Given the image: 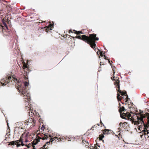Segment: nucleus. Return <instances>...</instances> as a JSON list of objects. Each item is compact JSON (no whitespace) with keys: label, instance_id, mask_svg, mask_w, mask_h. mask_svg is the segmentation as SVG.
<instances>
[{"label":"nucleus","instance_id":"nucleus-1","mask_svg":"<svg viewBox=\"0 0 149 149\" xmlns=\"http://www.w3.org/2000/svg\"><path fill=\"white\" fill-rule=\"evenodd\" d=\"M96 36V34H89V36L85 35H83L81 36H77L75 37L84 41L89 44L92 48H93V47L96 46L95 41L99 40L98 38Z\"/></svg>","mask_w":149,"mask_h":149},{"label":"nucleus","instance_id":"nucleus-2","mask_svg":"<svg viewBox=\"0 0 149 149\" xmlns=\"http://www.w3.org/2000/svg\"><path fill=\"white\" fill-rule=\"evenodd\" d=\"M51 135H49L48 136L45 134L43 133L38 134L37 135L36 138L33 141V145H36L37 144L38 142L40 141V139L42 140L47 139H49V141L46 142V144L44 145L42 147H41L40 149H46L47 148V147H46V144L49 145L50 143L52 144V142L50 141V140L52 139V138H53Z\"/></svg>","mask_w":149,"mask_h":149},{"label":"nucleus","instance_id":"nucleus-3","mask_svg":"<svg viewBox=\"0 0 149 149\" xmlns=\"http://www.w3.org/2000/svg\"><path fill=\"white\" fill-rule=\"evenodd\" d=\"M12 80H13L14 82L17 83L16 84L15 86L17 88H19L20 87V84L19 82V80L18 79L14 77H6L1 79V81L0 82V87L2 86H4L6 85V84H8L10 83V81L11 82H12Z\"/></svg>","mask_w":149,"mask_h":149},{"label":"nucleus","instance_id":"nucleus-4","mask_svg":"<svg viewBox=\"0 0 149 149\" xmlns=\"http://www.w3.org/2000/svg\"><path fill=\"white\" fill-rule=\"evenodd\" d=\"M136 115H138L137 116V119L138 120L137 121H136L135 122V125H138L141 123V124L143 123V125H144V123L143 121V118L147 117L148 120V123L149 124V113H146L145 114H143L140 113H136Z\"/></svg>","mask_w":149,"mask_h":149},{"label":"nucleus","instance_id":"nucleus-5","mask_svg":"<svg viewBox=\"0 0 149 149\" xmlns=\"http://www.w3.org/2000/svg\"><path fill=\"white\" fill-rule=\"evenodd\" d=\"M119 107L120 108L119 109V111L120 113L121 117L123 119H128L129 120H131L132 119L133 117L131 116V115L128 112H127L126 113H122V111H124L125 107L123 106L120 107V104L119 103Z\"/></svg>","mask_w":149,"mask_h":149},{"label":"nucleus","instance_id":"nucleus-6","mask_svg":"<svg viewBox=\"0 0 149 149\" xmlns=\"http://www.w3.org/2000/svg\"><path fill=\"white\" fill-rule=\"evenodd\" d=\"M19 93H21V95H23V96L25 97L24 98V101L25 102H28L30 100V96L29 91L26 90L25 88H23L22 89H18Z\"/></svg>","mask_w":149,"mask_h":149},{"label":"nucleus","instance_id":"nucleus-7","mask_svg":"<svg viewBox=\"0 0 149 149\" xmlns=\"http://www.w3.org/2000/svg\"><path fill=\"white\" fill-rule=\"evenodd\" d=\"M111 79L112 80L115 81L114 84L116 86L117 91L118 92L120 93L122 96L125 95H126L127 94V93L126 91L123 92L120 89V81L119 79V78L118 77H113V78L111 77Z\"/></svg>","mask_w":149,"mask_h":149},{"label":"nucleus","instance_id":"nucleus-8","mask_svg":"<svg viewBox=\"0 0 149 149\" xmlns=\"http://www.w3.org/2000/svg\"><path fill=\"white\" fill-rule=\"evenodd\" d=\"M68 138L67 137H61L60 136L58 135L57 136H56L55 137H54L52 139L50 140V141L52 142H53V141H54L55 140V141H64L67 140H68Z\"/></svg>","mask_w":149,"mask_h":149},{"label":"nucleus","instance_id":"nucleus-9","mask_svg":"<svg viewBox=\"0 0 149 149\" xmlns=\"http://www.w3.org/2000/svg\"><path fill=\"white\" fill-rule=\"evenodd\" d=\"M3 22V25L5 26L6 29V30H3V28L1 29L0 28V30H2V31L4 34V35L6 36H8L10 34V31H8V29L7 27V24L6 23V22H5V21L4 20V19L2 20Z\"/></svg>","mask_w":149,"mask_h":149},{"label":"nucleus","instance_id":"nucleus-10","mask_svg":"<svg viewBox=\"0 0 149 149\" xmlns=\"http://www.w3.org/2000/svg\"><path fill=\"white\" fill-rule=\"evenodd\" d=\"M24 79H25V80H26V81H25L24 82V84L25 87H23L22 88V86L21 85V83L19 82H19L20 84L21 87L19 88H17V89L18 90V89L20 90L21 89L22 90L23 88H26V87L27 86H28V85L29 84V81L28 80V77L26 76H25L24 78Z\"/></svg>","mask_w":149,"mask_h":149},{"label":"nucleus","instance_id":"nucleus-11","mask_svg":"<svg viewBox=\"0 0 149 149\" xmlns=\"http://www.w3.org/2000/svg\"><path fill=\"white\" fill-rule=\"evenodd\" d=\"M25 132L23 133L20 136V139L19 140H17L16 141L20 142L21 143V146H24V144L23 143V141L25 140V138L24 137Z\"/></svg>","mask_w":149,"mask_h":149},{"label":"nucleus","instance_id":"nucleus-12","mask_svg":"<svg viewBox=\"0 0 149 149\" xmlns=\"http://www.w3.org/2000/svg\"><path fill=\"white\" fill-rule=\"evenodd\" d=\"M36 124V123H24V126H23L22 127H24L23 128L24 129L25 128L27 129L28 127L31 128L34 127L35 125Z\"/></svg>","mask_w":149,"mask_h":149},{"label":"nucleus","instance_id":"nucleus-13","mask_svg":"<svg viewBox=\"0 0 149 149\" xmlns=\"http://www.w3.org/2000/svg\"><path fill=\"white\" fill-rule=\"evenodd\" d=\"M24 136L25 138V142L26 143L29 141L28 139L31 136V134L29 133V132H27L26 133L25 132V135Z\"/></svg>","mask_w":149,"mask_h":149},{"label":"nucleus","instance_id":"nucleus-14","mask_svg":"<svg viewBox=\"0 0 149 149\" xmlns=\"http://www.w3.org/2000/svg\"><path fill=\"white\" fill-rule=\"evenodd\" d=\"M28 120H26L24 123H36V121L34 119V118L32 117V118H29L28 119Z\"/></svg>","mask_w":149,"mask_h":149},{"label":"nucleus","instance_id":"nucleus-15","mask_svg":"<svg viewBox=\"0 0 149 149\" xmlns=\"http://www.w3.org/2000/svg\"><path fill=\"white\" fill-rule=\"evenodd\" d=\"M16 141H11L9 142V145H14L15 144L17 145V147L20 146H21V144L19 143V142H17Z\"/></svg>","mask_w":149,"mask_h":149},{"label":"nucleus","instance_id":"nucleus-16","mask_svg":"<svg viewBox=\"0 0 149 149\" xmlns=\"http://www.w3.org/2000/svg\"><path fill=\"white\" fill-rule=\"evenodd\" d=\"M71 32L72 33H74L77 35H78L80 33H82L81 31H77L74 30H70L69 31V33Z\"/></svg>","mask_w":149,"mask_h":149},{"label":"nucleus","instance_id":"nucleus-17","mask_svg":"<svg viewBox=\"0 0 149 149\" xmlns=\"http://www.w3.org/2000/svg\"><path fill=\"white\" fill-rule=\"evenodd\" d=\"M31 109H30L29 110H31ZM31 111V115H32V114L34 116H39V114L38 113H37L36 112V111H33V110L31 111L30 110L29 112H28V113H29V114L30 113V112Z\"/></svg>","mask_w":149,"mask_h":149},{"label":"nucleus","instance_id":"nucleus-18","mask_svg":"<svg viewBox=\"0 0 149 149\" xmlns=\"http://www.w3.org/2000/svg\"><path fill=\"white\" fill-rule=\"evenodd\" d=\"M121 125H122V127H123L125 129L127 128V123L124 122L123 123L122 122L120 123L119 124L121 126Z\"/></svg>","mask_w":149,"mask_h":149},{"label":"nucleus","instance_id":"nucleus-19","mask_svg":"<svg viewBox=\"0 0 149 149\" xmlns=\"http://www.w3.org/2000/svg\"><path fill=\"white\" fill-rule=\"evenodd\" d=\"M82 143L83 145H85V146H88L89 144L88 142L86 141L85 140H82Z\"/></svg>","mask_w":149,"mask_h":149},{"label":"nucleus","instance_id":"nucleus-20","mask_svg":"<svg viewBox=\"0 0 149 149\" xmlns=\"http://www.w3.org/2000/svg\"><path fill=\"white\" fill-rule=\"evenodd\" d=\"M122 98H123V97L120 96V94L119 93H117V99H118V101H120L122 100Z\"/></svg>","mask_w":149,"mask_h":149},{"label":"nucleus","instance_id":"nucleus-21","mask_svg":"<svg viewBox=\"0 0 149 149\" xmlns=\"http://www.w3.org/2000/svg\"><path fill=\"white\" fill-rule=\"evenodd\" d=\"M49 24L48 26L50 30H52L54 27V24H52L50 22H49Z\"/></svg>","mask_w":149,"mask_h":149},{"label":"nucleus","instance_id":"nucleus-22","mask_svg":"<svg viewBox=\"0 0 149 149\" xmlns=\"http://www.w3.org/2000/svg\"><path fill=\"white\" fill-rule=\"evenodd\" d=\"M103 133L104 134H108L110 130L108 129H104V130H103Z\"/></svg>","mask_w":149,"mask_h":149},{"label":"nucleus","instance_id":"nucleus-23","mask_svg":"<svg viewBox=\"0 0 149 149\" xmlns=\"http://www.w3.org/2000/svg\"><path fill=\"white\" fill-rule=\"evenodd\" d=\"M104 137V136L103 134L100 135L99 137V140H102L103 142H104V140L102 139V138Z\"/></svg>","mask_w":149,"mask_h":149},{"label":"nucleus","instance_id":"nucleus-24","mask_svg":"<svg viewBox=\"0 0 149 149\" xmlns=\"http://www.w3.org/2000/svg\"><path fill=\"white\" fill-rule=\"evenodd\" d=\"M111 68H112V70H113V75H114L115 74V71H114V69L115 68V67L114 66H112V65H111Z\"/></svg>","mask_w":149,"mask_h":149},{"label":"nucleus","instance_id":"nucleus-25","mask_svg":"<svg viewBox=\"0 0 149 149\" xmlns=\"http://www.w3.org/2000/svg\"><path fill=\"white\" fill-rule=\"evenodd\" d=\"M45 31L46 32H48L49 30H50V29H49V27L48 26H47L45 27Z\"/></svg>","mask_w":149,"mask_h":149},{"label":"nucleus","instance_id":"nucleus-26","mask_svg":"<svg viewBox=\"0 0 149 149\" xmlns=\"http://www.w3.org/2000/svg\"><path fill=\"white\" fill-rule=\"evenodd\" d=\"M32 145V144H31V143H29L28 144V145H25L24 146H26L28 148H29L31 147V146Z\"/></svg>","mask_w":149,"mask_h":149},{"label":"nucleus","instance_id":"nucleus-27","mask_svg":"<svg viewBox=\"0 0 149 149\" xmlns=\"http://www.w3.org/2000/svg\"><path fill=\"white\" fill-rule=\"evenodd\" d=\"M27 65L24 63L23 65V69H24L25 68H27Z\"/></svg>","mask_w":149,"mask_h":149},{"label":"nucleus","instance_id":"nucleus-28","mask_svg":"<svg viewBox=\"0 0 149 149\" xmlns=\"http://www.w3.org/2000/svg\"><path fill=\"white\" fill-rule=\"evenodd\" d=\"M126 96H127L126 98V99H125V100L126 102H127L128 100V99H129V98H128V96L127 94L126 95Z\"/></svg>","mask_w":149,"mask_h":149},{"label":"nucleus","instance_id":"nucleus-29","mask_svg":"<svg viewBox=\"0 0 149 149\" xmlns=\"http://www.w3.org/2000/svg\"><path fill=\"white\" fill-rule=\"evenodd\" d=\"M99 126V125L98 124H97L96 125H94V126H93L92 127V128H91V130H93V128L94 127H97V126Z\"/></svg>","mask_w":149,"mask_h":149},{"label":"nucleus","instance_id":"nucleus-30","mask_svg":"<svg viewBox=\"0 0 149 149\" xmlns=\"http://www.w3.org/2000/svg\"><path fill=\"white\" fill-rule=\"evenodd\" d=\"M100 55L101 56H104L103 54H102V52H101L100 51Z\"/></svg>","mask_w":149,"mask_h":149},{"label":"nucleus","instance_id":"nucleus-31","mask_svg":"<svg viewBox=\"0 0 149 149\" xmlns=\"http://www.w3.org/2000/svg\"><path fill=\"white\" fill-rule=\"evenodd\" d=\"M32 143V146L33 147V149H35V146H34V145L33 144V142L31 143Z\"/></svg>","mask_w":149,"mask_h":149},{"label":"nucleus","instance_id":"nucleus-32","mask_svg":"<svg viewBox=\"0 0 149 149\" xmlns=\"http://www.w3.org/2000/svg\"><path fill=\"white\" fill-rule=\"evenodd\" d=\"M104 58L106 60H107V59H108L107 58V57L106 56H105V55H104Z\"/></svg>","mask_w":149,"mask_h":149},{"label":"nucleus","instance_id":"nucleus-33","mask_svg":"<svg viewBox=\"0 0 149 149\" xmlns=\"http://www.w3.org/2000/svg\"><path fill=\"white\" fill-rule=\"evenodd\" d=\"M107 60H108V62L111 65V63H110V60L109 59H107Z\"/></svg>","mask_w":149,"mask_h":149},{"label":"nucleus","instance_id":"nucleus-34","mask_svg":"<svg viewBox=\"0 0 149 149\" xmlns=\"http://www.w3.org/2000/svg\"><path fill=\"white\" fill-rule=\"evenodd\" d=\"M100 123H101V124L103 126H104V125L103 124V123L102 122L101 120H100Z\"/></svg>","mask_w":149,"mask_h":149},{"label":"nucleus","instance_id":"nucleus-35","mask_svg":"<svg viewBox=\"0 0 149 149\" xmlns=\"http://www.w3.org/2000/svg\"><path fill=\"white\" fill-rule=\"evenodd\" d=\"M44 128H45V127H44V126H43V125H42V127H41V129H42V130H44Z\"/></svg>","mask_w":149,"mask_h":149},{"label":"nucleus","instance_id":"nucleus-36","mask_svg":"<svg viewBox=\"0 0 149 149\" xmlns=\"http://www.w3.org/2000/svg\"><path fill=\"white\" fill-rule=\"evenodd\" d=\"M0 28L2 29L3 28V26L0 24Z\"/></svg>","mask_w":149,"mask_h":149},{"label":"nucleus","instance_id":"nucleus-37","mask_svg":"<svg viewBox=\"0 0 149 149\" xmlns=\"http://www.w3.org/2000/svg\"><path fill=\"white\" fill-rule=\"evenodd\" d=\"M0 28L2 29L3 28V26L0 24Z\"/></svg>","mask_w":149,"mask_h":149},{"label":"nucleus","instance_id":"nucleus-38","mask_svg":"<svg viewBox=\"0 0 149 149\" xmlns=\"http://www.w3.org/2000/svg\"><path fill=\"white\" fill-rule=\"evenodd\" d=\"M118 132H120V130H121V129L120 128H119L118 129Z\"/></svg>","mask_w":149,"mask_h":149},{"label":"nucleus","instance_id":"nucleus-39","mask_svg":"<svg viewBox=\"0 0 149 149\" xmlns=\"http://www.w3.org/2000/svg\"><path fill=\"white\" fill-rule=\"evenodd\" d=\"M95 149H97V147L96 146H95Z\"/></svg>","mask_w":149,"mask_h":149},{"label":"nucleus","instance_id":"nucleus-40","mask_svg":"<svg viewBox=\"0 0 149 149\" xmlns=\"http://www.w3.org/2000/svg\"><path fill=\"white\" fill-rule=\"evenodd\" d=\"M100 65H101L102 64L103 65V64L102 63V62H100Z\"/></svg>","mask_w":149,"mask_h":149},{"label":"nucleus","instance_id":"nucleus-41","mask_svg":"<svg viewBox=\"0 0 149 149\" xmlns=\"http://www.w3.org/2000/svg\"><path fill=\"white\" fill-rule=\"evenodd\" d=\"M45 21H44L43 22H41V23H45ZM39 23H40V22H39Z\"/></svg>","mask_w":149,"mask_h":149},{"label":"nucleus","instance_id":"nucleus-42","mask_svg":"<svg viewBox=\"0 0 149 149\" xmlns=\"http://www.w3.org/2000/svg\"><path fill=\"white\" fill-rule=\"evenodd\" d=\"M98 146L99 147H100V146Z\"/></svg>","mask_w":149,"mask_h":149},{"label":"nucleus","instance_id":"nucleus-43","mask_svg":"<svg viewBox=\"0 0 149 149\" xmlns=\"http://www.w3.org/2000/svg\"><path fill=\"white\" fill-rule=\"evenodd\" d=\"M1 11H0V14H1Z\"/></svg>","mask_w":149,"mask_h":149},{"label":"nucleus","instance_id":"nucleus-44","mask_svg":"<svg viewBox=\"0 0 149 149\" xmlns=\"http://www.w3.org/2000/svg\"><path fill=\"white\" fill-rule=\"evenodd\" d=\"M7 21L8 22V21L7 19Z\"/></svg>","mask_w":149,"mask_h":149},{"label":"nucleus","instance_id":"nucleus-45","mask_svg":"<svg viewBox=\"0 0 149 149\" xmlns=\"http://www.w3.org/2000/svg\"><path fill=\"white\" fill-rule=\"evenodd\" d=\"M120 133H119V134H119V135H120Z\"/></svg>","mask_w":149,"mask_h":149},{"label":"nucleus","instance_id":"nucleus-46","mask_svg":"<svg viewBox=\"0 0 149 149\" xmlns=\"http://www.w3.org/2000/svg\"><path fill=\"white\" fill-rule=\"evenodd\" d=\"M111 62H112V63H113L112 61H111Z\"/></svg>","mask_w":149,"mask_h":149}]
</instances>
